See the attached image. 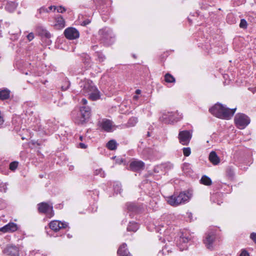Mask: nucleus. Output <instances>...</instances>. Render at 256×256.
Returning a JSON list of instances; mask_svg holds the SVG:
<instances>
[{
  "mask_svg": "<svg viewBox=\"0 0 256 256\" xmlns=\"http://www.w3.org/2000/svg\"><path fill=\"white\" fill-rule=\"evenodd\" d=\"M90 115L91 109L88 106H82L78 111L74 110L72 112V120L78 124H83L86 123L88 121Z\"/></svg>",
  "mask_w": 256,
  "mask_h": 256,
  "instance_id": "2",
  "label": "nucleus"
},
{
  "mask_svg": "<svg viewBox=\"0 0 256 256\" xmlns=\"http://www.w3.org/2000/svg\"><path fill=\"white\" fill-rule=\"evenodd\" d=\"M250 238L252 240V241L256 244V232H252L250 234Z\"/></svg>",
  "mask_w": 256,
  "mask_h": 256,
  "instance_id": "44",
  "label": "nucleus"
},
{
  "mask_svg": "<svg viewBox=\"0 0 256 256\" xmlns=\"http://www.w3.org/2000/svg\"><path fill=\"white\" fill-rule=\"evenodd\" d=\"M9 33L11 35L10 39L12 40H15L18 39L20 34V30L18 28H16L15 32L11 30Z\"/></svg>",
  "mask_w": 256,
  "mask_h": 256,
  "instance_id": "28",
  "label": "nucleus"
},
{
  "mask_svg": "<svg viewBox=\"0 0 256 256\" xmlns=\"http://www.w3.org/2000/svg\"><path fill=\"white\" fill-rule=\"evenodd\" d=\"M192 137V132L190 130L180 131L178 134L180 142L182 145L187 146Z\"/></svg>",
  "mask_w": 256,
  "mask_h": 256,
  "instance_id": "9",
  "label": "nucleus"
},
{
  "mask_svg": "<svg viewBox=\"0 0 256 256\" xmlns=\"http://www.w3.org/2000/svg\"><path fill=\"white\" fill-rule=\"evenodd\" d=\"M48 10V12L50 11H55L56 10V6H51L47 8Z\"/></svg>",
  "mask_w": 256,
  "mask_h": 256,
  "instance_id": "49",
  "label": "nucleus"
},
{
  "mask_svg": "<svg viewBox=\"0 0 256 256\" xmlns=\"http://www.w3.org/2000/svg\"><path fill=\"white\" fill-rule=\"evenodd\" d=\"M186 214L188 218H189V220L191 221L192 220V214L191 212H188Z\"/></svg>",
  "mask_w": 256,
  "mask_h": 256,
  "instance_id": "52",
  "label": "nucleus"
},
{
  "mask_svg": "<svg viewBox=\"0 0 256 256\" xmlns=\"http://www.w3.org/2000/svg\"><path fill=\"white\" fill-rule=\"evenodd\" d=\"M114 190L116 194H120L122 190V185L119 182H115L113 185Z\"/></svg>",
  "mask_w": 256,
  "mask_h": 256,
  "instance_id": "31",
  "label": "nucleus"
},
{
  "mask_svg": "<svg viewBox=\"0 0 256 256\" xmlns=\"http://www.w3.org/2000/svg\"><path fill=\"white\" fill-rule=\"evenodd\" d=\"M164 250H164V249H163V250H162V253H163V254H164Z\"/></svg>",
  "mask_w": 256,
  "mask_h": 256,
  "instance_id": "58",
  "label": "nucleus"
},
{
  "mask_svg": "<svg viewBox=\"0 0 256 256\" xmlns=\"http://www.w3.org/2000/svg\"><path fill=\"white\" fill-rule=\"evenodd\" d=\"M16 6L17 4L16 3L14 2H10L6 4L5 8L8 12H12L14 11Z\"/></svg>",
  "mask_w": 256,
  "mask_h": 256,
  "instance_id": "25",
  "label": "nucleus"
},
{
  "mask_svg": "<svg viewBox=\"0 0 256 256\" xmlns=\"http://www.w3.org/2000/svg\"><path fill=\"white\" fill-rule=\"evenodd\" d=\"M64 34L66 38L69 40H74L78 38L80 36L78 31L74 28H68L64 30Z\"/></svg>",
  "mask_w": 256,
  "mask_h": 256,
  "instance_id": "14",
  "label": "nucleus"
},
{
  "mask_svg": "<svg viewBox=\"0 0 256 256\" xmlns=\"http://www.w3.org/2000/svg\"><path fill=\"white\" fill-rule=\"evenodd\" d=\"M34 34L33 32L29 33L26 36V38L29 42L32 40L34 38Z\"/></svg>",
  "mask_w": 256,
  "mask_h": 256,
  "instance_id": "43",
  "label": "nucleus"
},
{
  "mask_svg": "<svg viewBox=\"0 0 256 256\" xmlns=\"http://www.w3.org/2000/svg\"><path fill=\"white\" fill-rule=\"evenodd\" d=\"M19 248L13 244H8L3 250L4 254L9 256H19Z\"/></svg>",
  "mask_w": 256,
  "mask_h": 256,
  "instance_id": "12",
  "label": "nucleus"
},
{
  "mask_svg": "<svg viewBox=\"0 0 256 256\" xmlns=\"http://www.w3.org/2000/svg\"><path fill=\"white\" fill-rule=\"evenodd\" d=\"M236 108H229L220 104H216L210 108V112L214 116L222 119L228 120L233 116Z\"/></svg>",
  "mask_w": 256,
  "mask_h": 256,
  "instance_id": "1",
  "label": "nucleus"
},
{
  "mask_svg": "<svg viewBox=\"0 0 256 256\" xmlns=\"http://www.w3.org/2000/svg\"><path fill=\"white\" fill-rule=\"evenodd\" d=\"M138 122V118L136 117L130 118L127 122V126H134Z\"/></svg>",
  "mask_w": 256,
  "mask_h": 256,
  "instance_id": "33",
  "label": "nucleus"
},
{
  "mask_svg": "<svg viewBox=\"0 0 256 256\" xmlns=\"http://www.w3.org/2000/svg\"><path fill=\"white\" fill-rule=\"evenodd\" d=\"M140 92H141V90H136V94H140Z\"/></svg>",
  "mask_w": 256,
  "mask_h": 256,
  "instance_id": "54",
  "label": "nucleus"
},
{
  "mask_svg": "<svg viewBox=\"0 0 256 256\" xmlns=\"http://www.w3.org/2000/svg\"><path fill=\"white\" fill-rule=\"evenodd\" d=\"M127 209L129 212L133 213L138 214L144 208L142 204L136 203H128L126 204Z\"/></svg>",
  "mask_w": 256,
  "mask_h": 256,
  "instance_id": "15",
  "label": "nucleus"
},
{
  "mask_svg": "<svg viewBox=\"0 0 256 256\" xmlns=\"http://www.w3.org/2000/svg\"><path fill=\"white\" fill-rule=\"evenodd\" d=\"M200 181L201 184L206 186H210L212 183L211 179L206 176H203Z\"/></svg>",
  "mask_w": 256,
  "mask_h": 256,
  "instance_id": "30",
  "label": "nucleus"
},
{
  "mask_svg": "<svg viewBox=\"0 0 256 256\" xmlns=\"http://www.w3.org/2000/svg\"><path fill=\"white\" fill-rule=\"evenodd\" d=\"M96 87L92 82H86L84 85L83 92L88 94V93L96 90Z\"/></svg>",
  "mask_w": 256,
  "mask_h": 256,
  "instance_id": "19",
  "label": "nucleus"
},
{
  "mask_svg": "<svg viewBox=\"0 0 256 256\" xmlns=\"http://www.w3.org/2000/svg\"><path fill=\"white\" fill-rule=\"evenodd\" d=\"M88 95L89 98L92 100H96L100 97V92L96 87V90H94V91L88 93Z\"/></svg>",
  "mask_w": 256,
  "mask_h": 256,
  "instance_id": "21",
  "label": "nucleus"
},
{
  "mask_svg": "<svg viewBox=\"0 0 256 256\" xmlns=\"http://www.w3.org/2000/svg\"><path fill=\"white\" fill-rule=\"evenodd\" d=\"M70 86V82L68 80H65L64 84L61 86L62 90L64 91L67 90L69 88Z\"/></svg>",
  "mask_w": 256,
  "mask_h": 256,
  "instance_id": "39",
  "label": "nucleus"
},
{
  "mask_svg": "<svg viewBox=\"0 0 256 256\" xmlns=\"http://www.w3.org/2000/svg\"><path fill=\"white\" fill-rule=\"evenodd\" d=\"M38 209L40 213L44 214L48 218H52L54 216L53 206L52 204L42 202L38 204Z\"/></svg>",
  "mask_w": 256,
  "mask_h": 256,
  "instance_id": "8",
  "label": "nucleus"
},
{
  "mask_svg": "<svg viewBox=\"0 0 256 256\" xmlns=\"http://www.w3.org/2000/svg\"><path fill=\"white\" fill-rule=\"evenodd\" d=\"M18 162H16V161L12 162L10 164V166H9L10 169L12 171L15 170L18 166Z\"/></svg>",
  "mask_w": 256,
  "mask_h": 256,
  "instance_id": "38",
  "label": "nucleus"
},
{
  "mask_svg": "<svg viewBox=\"0 0 256 256\" xmlns=\"http://www.w3.org/2000/svg\"><path fill=\"white\" fill-rule=\"evenodd\" d=\"M50 228L54 232H58L60 229L68 227V224L66 222H62L59 220H52L49 224Z\"/></svg>",
  "mask_w": 256,
  "mask_h": 256,
  "instance_id": "13",
  "label": "nucleus"
},
{
  "mask_svg": "<svg viewBox=\"0 0 256 256\" xmlns=\"http://www.w3.org/2000/svg\"><path fill=\"white\" fill-rule=\"evenodd\" d=\"M162 166L164 168H168L169 169H170L173 167V165L170 163L166 164Z\"/></svg>",
  "mask_w": 256,
  "mask_h": 256,
  "instance_id": "48",
  "label": "nucleus"
},
{
  "mask_svg": "<svg viewBox=\"0 0 256 256\" xmlns=\"http://www.w3.org/2000/svg\"><path fill=\"white\" fill-rule=\"evenodd\" d=\"M145 167V164L142 160H132L129 165V170L134 172L142 170Z\"/></svg>",
  "mask_w": 256,
  "mask_h": 256,
  "instance_id": "11",
  "label": "nucleus"
},
{
  "mask_svg": "<svg viewBox=\"0 0 256 256\" xmlns=\"http://www.w3.org/2000/svg\"><path fill=\"white\" fill-rule=\"evenodd\" d=\"M100 126L104 131L110 132L111 131L112 127V122L110 120L104 119L100 124Z\"/></svg>",
  "mask_w": 256,
  "mask_h": 256,
  "instance_id": "17",
  "label": "nucleus"
},
{
  "mask_svg": "<svg viewBox=\"0 0 256 256\" xmlns=\"http://www.w3.org/2000/svg\"><path fill=\"white\" fill-rule=\"evenodd\" d=\"M240 27L242 28H247V22L244 19L240 20Z\"/></svg>",
  "mask_w": 256,
  "mask_h": 256,
  "instance_id": "41",
  "label": "nucleus"
},
{
  "mask_svg": "<svg viewBox=\"0 0 256 256\" xmlns=\"http://www.w3.org/2000/svg\"><path fill=\"white\" fill-rule=\"evenodd\" d=\"M118 144L114 140H111L106 144V148L111 150L116 149Z\"/></svg>",
  "mask_w": 256,
  "mask_h": 256,
  "instance_id": "26",
  "label": "nucleus"
},
{
  "mask_svg": "<svg viewBox=\"0 0 256 256\" xmlns=\"http://www.w3.org/2000/svg\"><path fill=\"white\" fill-rule=\"evenodd\" d=\"M90 22V20L88 19H86V20H84L83 22H82L81 24L82 26H86Z\"/></svg>",
  "mask_w": 256,
  "mask_h": 256,
  "instance_id": "47",
  "label": "nucleus"
},
{
  "mask_svg": "<svg viewBox=\"0 0 256 256\" xmlns=\"http://www.w3.org/2000/svg\"><path fill=\"white\" fill-rule=\"evenodd\" d=\"M98 45H94V46H92V49L93 50H96L97 48H98Z\"/></svg>",
  "mask_w": 256,
  "mask_h": 256,
  "instance_id": "53",
  "label": "nucleus"
},
{
  "mask_svg": "<svg viewBox=\"0 0 256 256\" xmlns=\"http://www.w3.org/2000/svg\"><path fill=\"white\" fill-rule=\"evenodd\" d=\"M150 136V132H147V136Z\"/></svg>",
  "mask_w": 256,
  "mask_h": 256,
  "instance_id": "56",
  "label": "nucleus"
},
{
  "mask_svg": "<svg viewBox=\"0 0 256 256\" xmlns=\"http://www.w3.org/2000/svg\"><path fill=\"white\" fill-rule=\"evenodd\" d=\"M18 230L17 224L14 222H10L4 226L0 228V231L4 232H14Z\"/></svg>",
  "mask_w": 256,
  "mask_h": 256,
  "instance_id": "16",
  "label": "nucleus"
},
{
  "mask_svg": "<svg viewBox=\"0 0 256 256\" xmlns=\"http://www.w3.org/2000/svg\"><path fill=\"white\" fill-rule=\"evenodd\" d=\"M65 26V22L64 19L62 17L60 16L56 18V23L54 26L58 29H62Z\"/></svg>",
  "mask_w": 256,
  "mask_h": 256,
  "instance_id": "23",
  "label": "nucleus"
},
{
  "mask_svg": "<svg viewBox=\"0 0 256 256\" xmlns=\"http://www.w3.org/2000/svg\"><path fill=\"white\" fill-rule=\"evenodd\" d=\"M164 80L166 82L168 83H174L176 82L175 78L168 73L165 74Z\"/></svg>",
  "mask_w": 256,
  "mask_h": 256,
  "instance_id": "32",
  "label": "nucleus"
},
{
  "mask_svg": "<svg viewBox=\"0 0 256 256\" xmlns=\"http://www.w3.org/2000/svg\"><path fill=\"white\" fill-rule=\"evenodd\" d=\"M126 247V243H123L120 246L117 252L118 256H132Z\"/></svg>",
  "mask_w": 256,
  "mask_h": 256,
  "instance_id": "18",
  "label": "nucleus"
},
{
  "mask_svg": "<svg viewBox=\"0 0 256 256\" xmlns=\"http://www.w3.org/2000/svg\"><path fill=\"white\" fill-rule=\"evenodd\" d=\"M56 10H57V12H60V13H63L64 12H66V9L62 6H60L58 7Z\"/></svg>",
  "mask_w": 256,
  "mask_h": 256,
  "instance_id": "42",
  "label": "nucleus"
},
{
  "mask_svg": "<svg viewBox=\"0 0 256 256\" xmlns=\"http://www.w3.org/2000/svg\"><path fill=\"white\" fill-rule=\"evenodd\" d=\"M138 228V224L135 222H130L127 227L128 232H136Z\"/></svg>",
  "mask_w": 256,
  "mask_h": 256,
  "instance_id": "27",
  "label": "nucleus"
},
{
  "mask_svg": "<svg viewBox=\"0 0 256 256\" xmlns=\"http://www.w3.org/2000/svg\"><path fill=\"white\" fill-rule=\"evenodd\" d=\"M218 238L216 229L208 230L205 234L203 241L207 248L212 250L216 245V242Z\"/></svg>",
  "mask_w": 256,
  "mask_h": 256,
  "instance_id": "5",
  "label": "nucleus"
},
{
  "mask_svg": "<svg viewBox=\"0 0 256 256\" xmlns=\"http://www.w3.org/2000/svg\"><path fill=\"white\" fill-rule=\"evenodd\" d=\"M94 56L96 58V60L100 62H103L106 59V56L101 52H96Z\"/></svg>",
  "mask_w": 256,
  "mask_h": 256,
  "instance_id": "29",
  "label": "nucleus"
},
{
  "mask_svg": "<svg viewBox=\"0 0 256 256\" xmlns=\"http://www.w3.org/2000/svg\"><path fill=\"white\" fill-rule=\"evenodd\" d=\"M79 146L80 148H82V149H85V148H87V145H86L84 143H81V142L80 143Z\"/></svg>",
  "mask_w": 256,
  "mask_h": 256,
  "instance_id": "50",
  "label": "nucleus"
},
{
  "mask_svg": "<svg viewBox=\"0 0 256 256\" xmlns=\"http://www.w3.org/2000/svg\"><path fill=\"white\" fill-rule=\"evenodd\" d=\"M80 103L82 104L84 106H86L88 101L86 98H84L82 100Z\"/></svg>",
  "mask_w": 256,
  "mask_h": 256,
  "instance_id": "51",
  "label": "nucleus"
},
{
  "mask_svg": "<svg viewBox=\"0 0 256 256\" xmlns=\"http://www.w3.org/2000/svg\"><path fill=\"white\" fill-rule=\"evenodd\" d=\"M82 139H83L82 136H80V140L81 141H82Z\"/></svg>",
  "mask_w": 256,
  "mask_h": 256,
  "instance_id": "57",
  "label": "nucleus"
},
{
  "mask_svg": "<svg viewBox=\"0 0 256 256\" xmlns=\"http://www.w3.org/2000/svg\"><path fill=\"white\" fill-rule=\"evenodd\" d=\"M226 174L229 178H232L234 174L233 168L231 166H228L226 168Z\"/></svg>",
  "mask_w": 256,
  "mask_h": 256,
  "instance_id": "36",
  "label": "nucleus"
},
{
  "mask_svg": "<svg viewBox=\"0 0 256 256\" xmlns=\"http://www.w3.org/2000/svg\"><path fill=\"white\" fill-rule=\"evenodd\" d=\"M182 170L186 174H190L191 171L190 164L187 163L184 164Z\"/></svg>",
  "mask_w": 256,
  "mask_h": 256,
  "instance_id": "35",
  "label": "nucleus"
},
{
  "mask_svg": "<svg viewBox=\"0 0 256 256\" xmlns=\"http://www.w3.org/2000/svg\"><path fill=\"white\" fill-rule=\"evenodd\" d=\"M94 174L95 176H100L102 178H104L106 176L102 168L96 170L94 171Z\"/></svg>",
  "mask_w": 256,
  "mask_h": 256,
  "instance_id": "37",
  "label": "nucleus"
},
{
  "mask_svg": "<svg viewBox=\"0 0 256 256\" xmlns=\"http://www.w3.org/2000/svg\"><path fill=\"white\" fill-rule=\"evenodd\" d=\"M10 96V91L7 89L4 88L0 91V99L1 100H6L8 99Z\"/></svg>",
  "mask_w": 256,
  "mask_h": 256,
  "instance_id": "24",
  "label": "nucleus"
},
{
  "mask_svg": "<svg viewBox=\"0 0 256 256\" xmlns=\"http://www.w3.org/2000/svg\"><path fill=\"white\" fill-rule=\"evenodd\" d=\"M184 155L185 156H188L191 153V150L190 148H184L182 149Z\"/></svg>",
  "mask_w": 256,
  "mask_h": 256,
  "instance_id": "40",
  "label": "nucleus"
},
{
  "mask_svg": "<svg viewBox=\"0 0 256 256\" xmlns=\"http://www.w3.org/2000/svg\"><path fill=\"white\" fill-rule=\"evenodd\" d=\"M230 16H230H230H228V18H229V17H230Z\"/></svg>",
  "mask_w": 256,
  "mask_h": 256,
  "instance_id": "59",
  "label": "nucleus"
},
{
  "mask_svg": "<svg viewBox=\"0 0 256 256\" xmlns=\"http://www.w3.org/2000/svg\"><path fill=\"white\" fill-rule=\"evenodd\" d=\"M240 256H250V254L246 250H242Z\"/></svg>",
  "mask_w": 256,
  "mask_h": 256,
  "instance_id": "46",
  "label": "nucleus"
},
{
  "mask_svg": "<svg viewBox=\"0 0 256 256\" xmlns=\"http://www.w3.org/2000/svg\"><path fill=\"white\" fill-rule=\"evenodd\" d=\"M192 196V194L190 191L181 192L179 194H174L172 196L168 197L167 202L172 206H177L188 202Z\"/></svg>",
  "mask_w": 256,
  "mask_h": 256,
  "instance_id": "3",
  "label": "nucleus"
},
{
  "mask_svg": "<svg viewBox=\"0 0 256 256\" xmlns=\"http://www.w3.org/2000/svg\"><path fill=\"white\" fill-rule=\"evenodd\" d=\"M38 14L36 15V16L38 18H42V16H41L40 15L44 13H48V8H47L42 6L38 10Z\"/></svg>",
  "mask_w": 256,
  "mask_h": 256,
  "instance_id": "34",
  "label": "nucleus"
},
{
  "mask_svg": "<svg viewBox=\"0 0 256 256\" xmlns=\"http://www.w3.org/2000/svg\"><path fill=\"white\" fill-rule=\"evenodd\" d=\"M7 188L6 186V184H0V191L3 192H6Z\"/></svg>",
  "mask_w": 256,
  "mask_h": 256,
  "instance_id": "45",
  "label": "nucleus"
},
{
  "mask_svg": "<svg viewBox=\"0 0 256 256\" xmlns=\"http://www.w3.org/2000/svg\"><path fill=\"white\" fill-rule=\"evenodd\" d=\"M37 30L39 34L42 36H44L47 38H50L51 37L50 34L46 29L42 26L38 27Z\"/></svg>",
  "mask_w": 256,
  "mask_h": 256,
  "instance_id": "22",
  "label": "nucleus"
},
{
  "mask_svg": "<svg viewBox=\"0 0 256 256\" xmlns=\"http://www.w3.org/2000/svg\"><path fill=\"white\" fill-rule=\"evenodd\" d=\"M208 158L209 160L214 165H217L220 162V159L214 151H212L210 152Z\"/></svg>",
  "mask_w": 256,
  "mask_h": 256,
  "instance_id": "20",
  "label": "nucleus"
},
{
  "mask_svg": "<svg viewBox=\"0 0 256 256\" xmlns=\"http://www.w3.org/2000/svg\"><path fill=\"white\" fill-rule=\"evenodd\" d=\"M138 98V96L137 95H134L133 96V99L134 100H137Z\"/></svg>",
  "mask_w": 256,
  "mask_h": 256,
  "instance_id": "55",
  "label": "nucleus"
},
{
  "mask_svg": "<svg viewBox=\"0 0 256 256\" xmlns=\"http://www.w3.org/2000/svg\"><path fill=\"white\" fill-rule=\"evenodd\" d=\"M100 40L106 44H111L114 42V35L112 29L104 28L98 32Z\"/></svg>",
  "mask_w": 256,
  "mask_h": 256,
  "instance_id": "6",
  "label": "nucleus"
},
{
  "mask_svg": "<svg viewBox=\"0 0 256 256\" xmlns=\"http://www.w3.org/2000/svg\"><path fill=\"white\" fill-rule=\"evenodd\" d=\"M176 114L172 112H168L164 114L160 118V120L166 124H172L176 122L181 118H177Z\"/></svg>",
  "mask_w": 256,
  "mask_h": 256,
  "instance_id": "10",
  "label": "nucleus"
},
{
  "mask_svg": "<svg viewBox=\"0 0 256 256\" xmlns=\"http://www.w3.org/2000/svg\"><path fill=\"white\" fill-rule=\"evenodd\" d=\"M234 122L238 128L244 129L250 124V119L246 114H240L236 116Z\"/></svg>",
  "mask_w": 256,
  "mask_h": 256,
  "instance_id": "7",
  "label": "nucleus"
},
{
  "mask_svg": "<svg viewBox=\"0 0 256 256\" xmlns=\"http://www.w3.org/2000/svg\"><path fill=\"white\" fill-rule=\"evenodd\" d=\"M194 236L190 232L186 230H184L176 240V245L180 250H187L188 245L191 242Z\"/></svg>",
  "mask_w": 256,
  "mask_h": 256,
  "instance_id": "4",
  "label": "nucleus"
}]
</instances>
